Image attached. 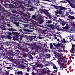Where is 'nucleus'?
I'll use <instances>...</instances> for the list:
<instances>
[{
  "label": "nucleus",
  "mask_w": 75,
  "mask_h": 75,
  "mask_svg": "<svg viewBox=\"0 0 75 75\" xmlns=\"http://www.w3.org/2000/svg\"><path fill=\"white\" fill-rule=\"evenodd\" d=\"M53 44L54 46H56V48L57 49V53L56 54L57 56L58 57H59L60 55H63V54L61 53V52H62L63 51L61 49L60 47H61V45H62V44L60 43H59L58 44H56L55 43H53Z\"/></svg>",
  "instance_id": "nucleus-1"
},
{
  "label": "nucleus",
  "mask_w": 75,
  "mask_h": 75,
  "mask_svg": "<svg viewBox=\"0 0 75 75\" xmlns=\"http://www.w3.org/2000/svg\"><path fill=\"white\" fill-rule=\"evenodd\" d=\"M43 11L45 12V14L46 15V16H47L48 17H49V18L50 19V20H48L46 21V23H47L48 24H51V23H52V20L53 19L52 18H51V17H50L51 16H52V15L51 14V13H48V12H47V10L45 9L43 10Z\"/></svg>",
  "instance_id": "nucleus-2"
},
{
  "label": "nucleus",
  "mask_w": 75,
  "mask_h": 75,
  "mask_svg": "<svg viewBox=\"0 0 75 75\" xmlns=\"http://www.w3.org/2000/svg\"><path fill=\"white\" fill-rule=\"evenodd\" d=\"M28 14V15H27V14ZM27 14L26 13H23V16L25 17H24V18H23V19L24 20H25V21H26V20H28V18H30V14L28 12L27 13Z\"/></svg>",
  "instance_id": "nucleus-3"
},
{
  "label": "nucleus",
  "mask_w": 75,
  "mask_h": 75,
  "mask_svg": "<svg viewBox=\"0 0 75 75\" xmlns=\"http://www.w3.org/2000/svg\"><path fill=\"white\" fill-rule=\"evenodd\" d=\"M38 20H39V23L40 24H42L44 23V21L42 20V17L41 16H38Z\"/></svg>",
  "instance_id": "nucleus-4"
},
{
  "label": "nucleus",
  "mask_w": 75,
  "mask_h": 75,
  "mask_svg": "<svg viewBox=\"0 0 75 75\" xmlns=\"http://www.w3.org/2000/svg\"><path fill=\"white\" fill-rule=\"evenodd\" d=\"M22 46L23 47V48L24 50H27V48L26 45H31V44L28 43H27L24 42Z\"/></svg>",
  "instance_id": "nucleus-5"
},
{
  "label": "nucleus",
  "mask_w": 75,
  "mask_h": 75,
  "mask_svg": "<svg viewBox=\"0 0 75 75\" xmlns=\"http://www.w3.org/2000/svg\"><path fill=\"white\" fill-rule=\"evenodd\" d=\"M54 8L56 9H59V10H63L65 9V8L60 6H54Z\"/></svg>",
  "instance_id": "nucleus-6"
},
{
  "label": "nucleus",
  "mask_w": 75,
  "mask_h": 75,
  "mask_svg": "<svg viewBox=\"0 0 75 75\" xmlns=\"http://www.w3.org/2000/svg\"><path fill=\"white\" fill-rule=\"evenodd\" d=\"M12 23H13V24H16V26L18 27V28H21V26H20V25H19V23L18 22H15L13 21H12Z\"/></svg>",
  "instance_id": "nucleus-7"
},
{
  "label": "nucleus",
  "mask_w": 75,
  "mask_h": 75,
  "mask_svg": "<svg viewBox=\"0 0 75 75\" xmlns=\"http://www.w3.org/2000/svg\"><path fill=\"white\" fill-rule=\"evenodd\" d=\"M71 50L72 51V53H74V51H75V45H72Z\"/></svg>",
  "instance_id": "nucleus-8"
},
{
  "label": "nucleus",
  "mask_w": 75,
  "mask_h": 75,
  "mask_svg": "<svg viewBox=\"0 0 75 75\" xmlns=\"http://www.w3.org/2000/svg\"><path fill=\"white\" fill-rule=\"evenodd\" d=\"M12 34H13V35H16V36L17 38H18V35H19V34H18V33L17 32H12Z\"/></svg>",
  "instance_id": "nucleus-9"
},
{
  "label": "nucleus",
  "mask_w": 75,
  "mask_h": 75,
  "mask_svg": "<svg viewBox=\"0 0 75 75\" xmlns=\"http://www.w3.org/2000/svg\"><path fill=\"white\" fill-rule=\"evenodd\" d=\"M69 39L70 40H71L72 41H74V40L75 39V37L73 36V35L71 36L70 37Z\"/></svg>",
  "instance_id": "nucleus-10"
},
{
  "label": "nucleus",
  "mask_w": 75,
  "mask_h": 75,
  "mask_svg": "<svg viewBox=\"0 0 75 75\" xmlns=\"http://www.w3.org/2000/svg\"><path fill=\"white\" fill-rule=\"evenodd\" d=\"M48 27H49L50 28H51L52 30H54V26L52 25V24H48L47 25Z\"/></svg>",
  "instance_id": "nucleus-11"
},
{
  "label": "nucleus",
  "mask_w": 75,
  "mask_h": 75,
  "mask_svg": "<svg viewBox=\"0 0 75 75\" xmlns=\"http://www.w3.org/2000/svg\"><path fill=\"white\" fill-rule=\"evenodd\" d=\"M9 69H7V70H6V73L4 74V75H9V72L10 71V70H8Z\"/></svg>",
  "instance_id": "nucleus-12"
},
{
  "label": "nucleus",
  "mask_w": 75,
  "mask_h": 75,
  "mask_svg": "<svg viewBox=\"0 0 75 75\" xmlns=\"http://www.w3.org/2000/svg\"><path fill=\"white\" fill-rule=\"evenodd\" d=\"M23 31H25L27 32H32L33 31H34V30H29L28 29H23Z\"/></svg>",
  "instance_id": "nucleus-13"
},
{
  "label": "nucleus",
  "mask_w": 75,
  "mask_h": 75,
  "mask_svg": "<svg viewBox=\"0 0 75 75\" xmlns=\"http://www.w3.org/2000/svg\"><path fill=\"white\" fill-rule=\"evenodd\" d=\"M18 58L19 60V61L21 62H23V61H24V59H23V57L20 56H19Z\"/></svg>",
  "instance_id": "nucleus-14"
},
{
  "label": "nucleus",
  "mask_w": 75,
  "mask_h": 75,
  "mask_svg": "<svg viewBox=\"0 0 75 75\" xmlns=\"http://www.w3.org/2000/svg\"><path fill=\"white\" fill-rule=\"evenodd\" d=\"M67 25L66 26H65V27H63L62 28L63 29H65V30H68L69 28V26H68V23L66 24Z\"/></svg>",
  "instance_id": "nucleus-15"
},
{
  "label": "nucleus",
  "mask_w": 75,
  "mask_h": 75,
  "mask_svg": "<svg viewBox=\"0 0 75 75\" xmlns=\"http://www.w3.org/2000/svg\"><path fill=\"white\" fill-rule=\"evenodd\" d=\"M50 48L51 49H55V48L53 47V45L52 43H51L50 44Z\"/></svg>",
  "instance_id": "nucleus-16"
},
{
  "label": "nucleus",
  "mask_w": 75,
  "mask_h": 75,
  "mask_svg": "<svg viewBox=\"0 0 75 75\" xmlns=\"http://www.w3.org/2000/svg\"><path fill=\"white\" fill-rule=\"evenodd\" d=\"M28 58H30V59H33V56H32V55H31L30 54H28Z\"/></svg>",
  "instance_id": "nucleus-17"
},
{
  "label": "nucleus",
  "mask_w": 75,
  "mask_h": 75,
  "mask_svg": "<svg viewBox=\"0 0 75 75\" xmlns=\"http://www.w3.org/2000/svg\"><path fill=\"white\" fill-rule=\"evenodd\" d=\"M39 3H40V1H38V2H37L36 1H35L34 3V4L35 6H38L40 4H39Z\"/></svg>",
  "instance_id": "nucleus-18"
},
{
  "label": "nucleus",
  "mask_w": 75,
  "mask_h": 75,
  "mask_svg": "<svg viewBox=\"0 0 75 75\" xmlns=\"http://www.w3.org/2000/svg\"><path fill=\"white\" fill-rule=\"evenodd\" d=\"M52 62H47V66L49 67V66H50V65H51V64H52Z\"/></svg>",
  "instance_id": "nucleus-19"
},
{
  "label": "nucleus",
  "mask_w": 75,
  "mask_h": 75,
  "mask_svg": "<svg viewBox=\"0 0 75 75\" xmlns=\"http://www.w3.org/2000/svg\"><path fill=\"white\" fill-rule=\"evenodd\" d=\"M52 64H53V67L54 69H57V66L55 65V64L53 63H52Z\"/></svg>",
  "instance_id": "nucleus-20"
},
{
  "label": "nucleus",
  "mask_w": 75,
  "mask_h": 75,
  "mask_svg": "<svg viewBox=\"0 0 75 75\" xmlns=\"http://www.w3.org/2000/svg\"><path fill=\"white\" fill-rule=\"evenodd\" d=\"M32 17L33 19H37V20H38V17H36V16L35 15H33L32 16Z\"/></svg>",
  "instance_id": "nucleus-21"
},
{
  "label": "nucleus",
  "mask_w": 75,
  "mask_h": 75,
  "mask_svg": "<svg viewBox=\"0 0 75 75\" xmlns=\"http://www.w3.org/2000/svg\"><path fill=\"white\" fill-rule=\"evenodd\" d=\"M69 17V18L71 20H74V19H75V17L74 16H70Z\"/></svg>",
  "instance_id": "nucleus-22"
},
{
  "label": "nucleus",
  "mask_w": 75,
  "mask_h": 75,
  "mask_svg": "<svg viewBox=\"0 0 75 75\" xmlns=\"http://www.w3.org/2000/svg\"><path fill=\"white\" fill-rule=\"evenodd\" d=\"M13 62L15 63V64H18L19 63V62L17 60H15L14 61H13Z\"/></svg>",
  "instance_id": "nucleus-23"
},
{
  "label": "nucleus",
  "mask_w": 75,
  "mask_h": 75,
  "mask_svg": "<svg viewBox=\"0 0 75 75\" xmlns=\"http://www.w3.org/2000/svg\"><path fill=\"white\" fill-rule=\"evenodd\" d=\"M70 5L71 6V7H72V8H75V4H72V3L70 4Z\"/></svg>",
  "instance_id": "nucleus-24"
},
{
  "label": "nucleus",
  "mask_w": 75,
  "mask_h": 75,
  "mask_svg": "<svg viewBox=\"0 0 75 75\" xmlns=\"http://www.w3.org/2000/svg\"><path fill=\"white\" fill-rule=\"evenodd\" d=\"M38 67H40L41 68H42V67H43V65L42 64H38Z\"/></svg>",
  "instance_id": "nucleus-25"
},
{
  "label": "nucleus",
  "mask_w": 75,
  "mask_h": 75,
  "mask_svg": "<svg viewBox=\"0 0 75 75\" xmlns=\"http://www.w3.org/2000/svg\"><path fill=\"white\" fill-rule=\"evenodd\" d=\"M28 40L30 41H33V38H32L31 37L28 38Z\"/></svg>",
  "instance_id": "nucleus-26"
},
{
  "label": "nucleus",
  "mask_w": 75,
  "mask_h": 75,
  "mask_svg": "<svg viewBox=\"0 0 75 75\" xmlns=\"http://www.w3.org/2000/svg\"><path fill=\"white\" fill-rule=\"evenodd\" d=\"M7 58L10 61H12L13 60V57L11 56H10L9 57H7Z\"/></svg>",
  "instance_id": "nucleus-27"
},
{
  "label": "nucleus",
  "mask_w": 75,
  "mask_h": 75,
  "mask_svg": "<svg viewBox=\"0 0 75 75\" xmlns=\"http://www.w3.org/2000/svg\"><path fill=\"white\" fill-rule=\"evenodd\" d=\"M46 58H50V54H46Z\"/></svg>",
  "instance_id": "nucleus-28"
},
{
  "label": "nucleus",
  "mask_w": 75,
  "mask_h": 75,
  "mask_svg": "<svg viewBox=\"0 0 75 75\" xmlns=\"http://www.w3.org/2000/svg\"><path fill=\"white\" fill-rule=\"evenodd\" d=\"M9 31H17V30L16 29H14L11 28V29H9Z\"/></svg>",
  "instance_id": "nucleus-29"
},
{
  "label": "nucleus",
  "mask_w": 75,
  "mask_h": 75,
  "mask_svg": "<svg viewBox=\"0 0 75 75\" xmlns=\"http://www.w3.org/2000/svg\"><path fill=\"white\" fill-rule=\"evenodd\" d=\"M12 13H15V14H17V11L16 10H13L12 11Z\"/></svg>",
  "instance_id": "nucleus-30"
},
{
  "label": "nucleus",
  "mask_w": 75,
  "mask_h": 75,
  "mask_svg": "<svg viewBox=\"0 0 75 75\" xmlns=\"http://www.w3.org/2000/svg\"><path fill=\"white\" fill-rule=\"evenodd\" d=\"M61 41L62 42H64V43H65L66 42V41H65L64 38Z\"/></svg>",
  "instance_id": "nucleus-31"
},
{
  "label": "nucleus",
  "mask_w": 75,
  "mask_h": 75,
  "mask_svg": "<svg viewBox=\"0 0 75 75\" xmlns=\"http://www.w3.org/2000/svg\"><path fill=\"white\" fill-rule=\"evenodd\" d=\"M13 18L14 19V21H18V19L16 18L15 17H13Z\"/></svg>",
  "instance_id": "nucleus-32"
},
{
  "label": "nucleus",
  "mask_w": 75,
  "mask_h": 75,
  "mask_svg": "<svg viewBox=\"0 0 75 75\" xmlns=\"http://www.w3.org/2000/svg\"><path fill=\"white\" fill-rule=\"evenodd\" d=\"M43 50H42V51H43V52L44 51H45L46 52H48V49H43Z\"/></svg>",
  "instance_id": "nucleus-33"
},
{
  "label": "nucleus",
  "mask_w": 75,
  "mask_h": 75,
  "mask_svg": "<svg viewBox=\"0 0 75 75\" xmlns=\"http://www.w3.org/2000/svg\"><path fill=\"white\" fill-rule=\"evenodd\" d=\"M62 14V11L61 10L59 11V14Z\"/></svg>",
  "instance_id": "nucleus-34"
},
{
  "label": "nucleus",
  "mask_w": 75,
  "mask_h": 75,
  "mask_svg": "<svg viewBox=\"0 0 75 75\" xmlns=\"http://www.w3.org/2000/svg\"><path fill=\"white\" fill-rule=\"evenodd\" d=\"M7 69H11V70H13V68L12 67H7Z\"/></svg>",
  "instance_id": "nucleus-35"
},
{
  "label": "nucleus",
  "mask_w": 75,
  "mask_h": 75,
  "mask_svg": "<svg viewBox=\"0 0 75 75\" xmlns=\"http://www.w3.org/2000/svg\"><path fill=\"white\" fill-rule=\"evenodd\" d=\"M22 68L23 69H27V67L25 66H22Z\"/></svg>",
  "instance_id": "nucleus-36"
},
{
  "label": "nucleus",
  "mask_w": 75,
  "mask_h": 75,
  "mask_svg": "<svg viewBox=\"0 0 75 75\" xmlns=\"http://www.w3.org/2000/svg\"><path fill=\"white\" fill-rule=\"evenodd\" d=\"M55 13L56 14H58L59 13V10H56L55 11Z\"/></svg>",
  "instance_id": "nucleus-37"
},
{
  "label": "nucleus",
  "mask_w": 75,
  "mask_h": 75,
  "mask_svg": "<svg viewBox=\"0 0 75 75\" xmlns=\"http://www.w3.org/2000/svg\"><path fill=\"white\" fill-rule=\"evenodd\" d=\"M60 3H67V2H66L65 1H60Z\"/></svg>",
  "instance_id": "nucleus-38"
},
{
  "label": "nucleus",
  "mask_w": 75,
  "mask_h": 75,
  "mask_svg": "<svg viewBox=\"0 0 75 75\" xmlns=\"http://www.w3.org/2000/svg\"><path fill=\"white\" fill-rule=\"evenodd\" d=\"M65 23L64 22H63L62 23V25L63 26H64V25H65Z\"/></svg>",
  "instance_id": "nucleus-39"
},
{
  "label": "nucleus",
  "mask_w": 75,
  "mask_h": 75,
  "mask_svg": "<svg viewBox=\"0 0 75 75\" xmlns=\"http://www.w3.org/2000/svg\"><path fill=\"white\" fill-rule=\"evenodd\" d=\"M28 10L29 11H33V8H30L29 9H28Z\"/></svg>",
  "instance_id": "nucleus-40"
},
{
  "label": "nucleus",
  "mask_w": 75,
  "mask_h": 75,
  "mask_svg": "<svg viewBox=\"0 0 75 75\" xmlns=\"http://www.w3.org/2000/svg\"><path fill=\"white\" fill-rule=\"evenodd\" d=\"M32 68L33 69H35V65H33Z\"/></svg>",
  "instance_id": "nucleus-41"
},
{
  "label": "nucleus",
  "mask_w": 75,
  "mask_h": 75,
  "mask_svg": "<svg viewBox=\"0 0 75 75\" xmlns=\"http://www.w3.org/2000/svg\"><path fill=\"white\" fill-rule=\"evenodd\" d=\"M67 1L68 2V3H69V4H70H70H71L72 3H71V1H69V0H67Z\"/></svg>",
  "instance_id": "nucleus-42"
},
{
  "label": "nucleus",
  "mask_w": 75,
  "mask_h": 75,
  "mask_svg": "<svg viewBox=\"0 0 75 75\" xmlns=\"http://www.w3.org/2000/svg\"><path fill=\"white\" fill-rule=\"evenodd\" d=\"M72 25L74 27V29H75V24L74 23H72Z\"/></svg>",
  "instance_id": "nucleus-43"
},
{
  "label": "nucleus",
  "mask_w": 75,
  "mask_h": 75,
  "mask_svg": "<svg viewBox=\"0 0 75 75\" xmlns=\"http://www.w3.org/2000/svg\"><path fill=\"white\" fill-rule=\"evenodd\" d=\"M23 36H20V40H22V39H23Z\"/></svg>",
  "instance_id": "nucleus-44"
},
{
  "label": "nucleus",
  "mask_w": 75,
  "mask_h": 75,
  "mask_svg": "<svg viewBox=\"0 0 75 75\" xmlns=\"http://www.w3.org/2000/svg\"><path fill=\"white\" fill-rule=\"evenodd\" d=\"M35 0H31V1L33 2L34 3V2H35Z\"/></svg>",
  "instance_id": "nucleus-45"
},
{
  "label": "nucleus",
  "mask_w": 75,
  "mask_h": 75,
  "mask_svg": "<svg viewBox=\"0 0 75 75\" xmlns=\"http://www.w3.org/2000/svg\"><path fill=\"white\" fill-rule=\"evenodd\" d=\"M38 71L39 72H41V69H38Z\"/></svg>",
  "instance_id": "nucleus-46"
},
{
  "label": "nucleus",
  "mask_w": 75,
  "mask_h": 75,
  "mask_svg": "<svg viewBox=\"0 0 75 75\" xmlns=\"http://www.w3.org/2000/svg\"><path fill=\"white\" fill-rule=\"evenodd\" d=\"M57 71H58V70H54V73H55V72H57Z\"/></svg>",
  "instance_id": "nucleus-47"
},
{
  "label": "nucleus",
  "mask_w": 75,
  "mask_h": 75,
  "mask_svg": "<svg viewBox=\"0 0 75 75\" xmlns=\"http://www.w3.org/2000/svg\"><path fill=\"white\" fill-rule=\"evenodd\" d=\"M55 17H59V15H58L56 14L55 15Z\"/></svg>",
  "instance_id": "nucleus-48"
},
{
  "label": "nucleus",
  "mask_w": 75,
  "mask_h": 75,
  "mask_svg": "<svg viewBox=\"0 0 75 75\" xmlns=\"http://www.w3.org/2000/svg\"><path fill=\"white\" fill-rule=\"evenodd\" d=\"M8 35H12V33H11V32H9L8 33Z\"/></svg>",
  "instance_id": "nucleus-49"
},
{
  "label": "nucleus",
  "mask_w": 75,
  "mask_h": 75,
  "mask_svg": "<svg viewBox=\"0 0 75 75\" xmlns=\"http://www.w3.org/2000/svg\"><path fill=\"white\" fill-rule=\"evenodd\" d=\"M51 1L52 3H54L55 1V0H52Z\"/></svg>",
  "instance_id": "nucleus-50"
},
{
  "label": "nucleus",
  "mask_w": 75,
  "mask_h": 75,
  "mask_svg": "<svg viewBox=\"0 0 75 75\" xmlns=\"http://www.w3.org/2000/svg\"><path fill=\"white\" fill-rule=\"evenodd\" d=\"M26 6L28 7H30V5H29L28 4H27L26 5Z\"/></svg>",
  "instance_id": "nucleus-51"
},
{
  "label": "nucleus",
  "mask_w": 75,
  "mask_h": 75,
  "mask_svg": "<svg viewBox=\"0 0 75 75\" xmlns=\"http://www.w3.org/2000/svg\"><path fill=\"white\" fill-rule=\"evenodd\" d=\"M8 38L9 39H10L11 38V36H10L8 35Z\"/></svg>",
  "instance_id": "nucleus-52"
},
{
  "label": "nucleus",
  "mask_w": 75,
  "mask_h": 75,
  "mask_svg": "<svg viewBox=\"0 0 75 75\" xmlns=\"http://www.w3.org/2000/svg\"><path fill=\"white\" fill-rule=\"evenodd\" d=\"M38 38L39 39H42V37H41V36H39Z\"/></svg>",
  "instance_id": "nucleus-53"
},
{
  "label": "nucleus",
  "mask_w": 75,
  "mask_h": 75,
  "mask_svg": "<svg viewBox=\"0 0 75 75\" xmlns=\"http://www.w3.org/2000/svg\"><path fill=\"white\" fill-rule=\"evenodd\" d=\"M70 14H75V13L73 12H71L70 13Z\"/></svg>",
  "instance_id": "nucleus-54"
},
{
  "label": "nucleus",
  "mask_w": 75,
  "mask_h": 75,
  "mask_svg": "<svg viewBox=\"0 0 75 75\" xmlns=\"http://www.w3.org/2000/svg\"><path fill=\"white\" fill-rule=\"evenodd\" d=\"M29 71H30V68H28L27 69V71H28V72H29Z\"/></svg>",
  "instance_id": "nucleus-55"
},
{
  "label": "nucleus",
  "mask_w": 75,
  "mask_h": 75,
  "mask_svg": "<svg viewBox=\"0 0 75 75\" xmlns=\"http://www.w3.org/2000/svg\"><path fill=\"white\" fill-rule=\"evenodd\" d=\"M45 67H47V66H48V64H45Z\"/></svg>",
  "instance_id": "nucleus-56"
},
{
  "label": "nucleus",
  "mask_w": 75,
  "mask_h": 75,
  "mask_svg": "<svg viewBox=\"0 0 75 75\" xmlns=\"http://www.w3.org/2000/svg\"><path fill=\"white\" fill-rule=\"evenodd\" d=\"M47 35L48 36H51V35L50 33H48Z\"/></svg>",
  "instance_id": "nucleus-57"
},
{
  "label": "nucleus",
  "mask_w": 75,
  "mask_h": 75,
  "mask_svg": "<svg viewBox=\"0 0 75 75\" xmlns=\"http://www.w3.org/2000/svg\"><path fill=\"white\" fill-rule=\"evenodd\" d=\"M43 1H49V0H42Z\"/></svg>",
  "instance_id": "nucleus-58"
},
{
  "label": "nucleus",
  "mask_w": 75,
  "mask_h": 75,
  "mask_svg": "<svg viewBox=\"0 0 75 75\" xmlns=\"http://www.w3.org/2000/svg\"><path fill=\"white\" fill-rule=\"evenodd\" d=\"M23 23H28V21H24L23 22Z\"/></svg>",
  "instance_id": "nucleus-59"
},
{
  "label": "nucleus",
  "mask_w": 75,
  "mask_h": 75,
  "mask_svg": "<svg viewBox=\"0 0 75 75\" xmlns=\"http://www.w3.org/2000/svg\"><path fill=\"white\" fill-rule=\"evenodd\" d=\"M7 25L8 27H10V24H7Z\"/></svg>",
  "instance_id": "nucleus-60"
},
{
  "label": "nucleus",
  "mask_w": 75,
  "mask_h": 75,
  "mask_svg": "<svg viewBox=\"0 0 75 75\" xmlns=\"http://www.w3.org/2000/svg\"><path fill=\"white\" fill-rule=\"evenodd\" d=\"M62 67H63V68H66V67H64V66H60L61 68H62Z\"/></svg>",
  "instance_id": "nucleus-61"
},
{
  "label": "nucleus",
  "mask_w": 75,
  "mask_h": 75,
  "mask_svg": "<svg viewBox=\"0 0 75 75\" xmlns=\"http://www.w3.org/2000/svg\"><path fill=\"white\" fill-rule=\"evenodd\" d=\"M47 73H49V72H50V71L49 70H47Z\"/></svg>",
  "instance_id": "nucleus-62"
},
{
  "label": "nucleus",
  "mask_w": 75,
  "mask_h": 75,
  "mask_svg": "<svg viewBox=\"0 0 75 75\" xmlns=\"http://www.w3.org/2000/svg\"><path fill=\"white\" fill-rule=\"evenodd\" d=\"M57 62H58V64H59V63L60 62H59V60H58Z\"/></svg>",
  "instance_id": "nucleus-63"
},
{
  "label": "nucleus",
  "mask_w": 75,
  "mask_h": 75,
  "mask_svg": "<svg viewBox=\"0 0 75 75\" xmlns=\"http://www.w3.org/2000/svg\"><path fill=\"white\" fill-rule=\"evenodd\" d=\"M32 74L33 75H35V73H34V72L32 73Z\"/></svg>",
  "instance_id": "nucleus-64"
}]
</instances>
